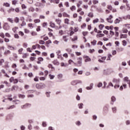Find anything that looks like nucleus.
Returning a JSON list of instances; mask_svg holds the SVG:
<instances>
[{
    "label": "nucleus",
    "mask_w": 130,
    "mask_h": 130,
    "mask_svg": "<svg viewBox=\"0 0 130 130\" xmlns=\"http://www.w3.org/2000/svg\"><path fill=\"white\" fill-rule=\"evenodd\" d=\"M120 80L117 79H113V83H115V89H118L119 88V90L122 91L123 89H126L127 88V84L123 83L122 85L119 86V82Z\"/></svg>",
    "instance_id": "nucleus-1"
},
{
    "label": "nucleus",
    "mask_w": 130,
    "mask_h": 130,
    "mask_svg": "<svg viewBox=\"0 0 130 130\" xmlns=\"http://www.w3.org/2000/svg\"><path fill=\"white\" fill-rule=\"evenodd\" d=\"M36 88L38 89H42L45 88V84L44 83H40L36 84Z\"/></svg>",
    "instance_id": "nucleus-2"
},
{
    "label": "nucleus",
    "mask_w": 130,
    "mask_h": 130,
    "mask_svg": "<svg viewBox=\"0 0 130 130\" xmlns=\"http://www.w3.org/2000/svg\"><path fill=\"white\" fill-rule=\"evenodd\" d=\"M75 64H76V66L78 67H81L82 64V58L79 57L77 58V63H75Z\"/></svg>",
    "instance_id": "nucleus-3"
},
{
    "label": "nucleus",
    "mask_w": 130,
    "mask_h": 130,
    "mask_svg": "<svg viewBox=\"0 0 130 130\" xmlns=\"http://www.w3.org/2000/svg\"><path fill=\"white\" fill-rule=\"evenodd\" d=\"M113 18V15H110L109 16H108V18H106V21L108 23H113V20H112Z\"/></svg>",
    "instance_id": "nucleus-4"
},
{
    "label": "nucleus",
    "mask_w": 130,
    "mask_h": 130,
    "mask_svg": "<svg viewBox=\"0 0 130 130\" xmlns=\"http://www.w3.org/2000/svg\"><path fill=\"white\" fill-rule=\"evenodd\" d=\"M3 29L5 30H9V25L7 22L5 23L4 24H3Z\"/></svg>",
    "instance_id": "nucleus-5"
},
{
    "label": "nucleus",
    "mask_w": 130,
    "mask_h": 130,
    "mask_svg": "<svg viewBox=\"0 0 130 130\" xmlns=\"http://www.w3.org/2000/svg\"><path fill=\"white\" fill-rule=\"evenodd\" d=\"M31 107V104H25L24 105L21 106V108L22 109H26L29 107Z\"/></svg>",
    "instance_id": "nucleus-6"
},
{
    "label": "nucleus",
    "mask_w": 130,
    "mask_h": 130,
    "mask_svg": "<svg viewBox=\"0 0 130 130\" xmlns=\"http://www.w3.org/2000/svg\"><path fill=\"white\" fill-rule=\"evenodd\" d=\"M82 8H78L77 10V13H79V15L81 16H83L84 15V12L83 11H82Z\"/></svg>",
    "instance_id": "nucleus-7"
},
{
    "label": "nucleus",
    "mask_w": 130,
    "mask_h": 130,
    "mask_svg": "<svg viewBox=\"0 0 130 130\" xmlns=\"http://www.w3.org/2000/svg\"><path fill=\"white\" fill-rule=\"evenodd\" d=\"M1 72H2V74H4V77L6 78H9V76L7 74V73H6L5 70L2 69V70H1Z\"/></svg>",
    "instance_id": "nucleus-8"
},
{
    "label": "nucleus",
    "mask_w": 130,
    "mask_h": 130,
    "mask_svg": "<svg viewBox=\"0 0 130 130\" xmlns=\"http://www.w3.org/2000/svg\"><path fill=\"white\" fill-rule=\"evenodd\" d=\"M83 58H84V62H85L91 61V58L89 56H84Z\"/></svg>",
    "instance_id": "nucleus-9"
},
{
    "label": "nucleus",
    "mask_w": 130,
    "mask_h": 130,
    "mask_svg": "<svg viewBox=\"0 0 130 130\" xmlns=\"http://www.w3.org/2000/svg\"><path fill=\"white\" fill-rule=\"evenodd\" d=\"M119 36L120 37V39H127V35L126 34H121Z\"/></svg>",
    "instance_id": "nucleus-10"
},
{
    "label": "nucleus",
    "mask_w": 130,
    "mask_h": 130,
    "mask_svg": "<svg viewBox=\"0 0 130 130\" xmlns=\"http://www.w3.org/2000/svg\"><path fill=\"white\" fill-rule=\"evenodd\" d=\"M61 15L62 16V17H65V18H70V16L66 12H63L62 14H61Z\"/></svg>",
    "instance_id": "nucleus-11"
},
{
    "label": "nucleus",
    "mask_w": 130,
    "mask_h": 130,
    "mask_svg": "<svg viewBox=\"0 0 130 130\" xmlns=\"http://www.w3.org/2000/svg\"><path fill=\"white\" fill-rule=\"evenodd\" d=\"M123 81L127 83V84H130V80H129V78H128V77H126L125 78H123Z\"/></svg>",
    "instance_id": "nucleus-12"
},
{
    "label": "nucleus",
    "mask_w": 130,
    "mask_h": 130,
    "mask_svg": "<svg viewBox=\"0 0 130 130\" xmlns=\"http://www.w3.org/2000/svg\"><path fill=\"white\" fill-rule=\"evenodd\" d=\"M118 19H119L120 20H121V19H123L124 20H127V19L129 20V19H130V15H127V16H126V17H123L122 18L118 17Z\"/></svg>",
    "instance_id": "nucleus-13"
},
{
    "label": "nucleus",
    "mask_w": 130,
    "mask_h": 130,
    "mask_svg": "<svg viewBox=\"0 0 130 130\" xmlns=\"http://www.w3.org/2000/svg\"><path fill=\"white\" fill-rule=\"evenodd\" d=\"M52 63H53V64L55 65V66H59V62H58V61L56 59L54 60L53 61V62H52Z\"/></svg>",
    "instance_id": "nucleus-14"
},
{
    "label": "nucleus",
    "mask_w": 130,
    "mask_h": 130,
    "mask_svg": "<svg viewBox=\"0 0 130 130\" xmlns=\"http://www.w3.org/2000/svg\"><path fill=\"white\" fill-rule=\"evenodd\" d=\"M44 59L42 57H39L38 58V61L37 62V63L38 64H41V62L43 61Z\"/></svg>",
    "instance_id": "nucleus-15"
},
{
    "label": "nucleus",
    "mask_w": 130,
    "mask_h": 130,
    "mask_svg": "<svg viewBox=\"0 0 130 130\" xmlns=\"http://www.w3.org/2000/svg\"><path fill=\"white\" fill-rule=\"evenodd\" d=\"M47 68L52 69V71H55V68L53 67V65H52V64H49V65H47Z\"/></svg>",
    "instance_id": "nucleus-16"
},
{
    "label": "nucleus",
    "mask_w": 130,
    "mask_h": 130,
    "mask_svg": "<svg viewBox=\"0 0 130 130\" xmlns=\"http://www.w3.org/2000/svg\"><path fill=\"white\" fill-rule=\"evenodd\" d=\"M62 41H64V42H68V38H67V36H62Z\"/></svg>",
    "instance_id": "nucleus-17"
},
{
    "label": "nucleus",
    "mask_w": 130,
    "mask_h": 130,
    "mask_svg": "<svg viewBox=\"0 0 130 130\" xmlns=\"http://www.w3.org/2000/svg\"><path fill=\"white\" fill-rule=\"evenodd\" d=\"M111 104L112 105H113L114 102H115V101H116V98H115V96H112V98H111Z\"/></svg>",
    "instance_id": "nucleus-18"
},
{
    "label": "nucleus",
    "mask_w": 130,
    "mask_h": 130,
    "mask_svg": "<svg viewBox=\"0 0 130 130\" xmlns=\"http://www.w3.org/2000/svg\"><path fill=\"white\" fill-rule=\"evenodd\" d=\"M55 22H56V23H57L58 25H60V23H61V20L59 19H56L55 20Z\"/></svg>",
    "instance_id": "nucleus-19"
},
{
    "label": "nucleus",
    "mask_w": 130,
    "mask_h": 130,
    "mask_svg": "<svg viewBox=\"0 0 130 130\" xmlns=\"http://www.w3.org/2000/svg\"><path fill=\"white\" fill-rule=\"evenodd\" d=\"M13 56L14 57V59H13V60L16 61V59L18 58V55L16 53H13Z\"/></svg>",
    "instance_id": "nucleus-20"
},
{
    "label": "nucleus",
    "mask_w": 130,
    "mask_h": 130,
    "mask_svg": "<svg viewBox=\"0 0 130 130\" xmlns=\"http://www.w3.org/2000/svg\"><path fill=\"white\" fill-rule=\"evenodd\" d=\"M77 84H78V80H74L71 82V84L72 85H76Z\"/></svg>",
    "instance_id": "nucleus-21"
},
{
    "label": "nucleus",
    "mask_w": 130,
    "mask_h": 130,
    "mask_svg": "<svg viewBox=\"0 0 130 130\" xmlns=\"http://www.w3.org/2000/svg\"><path fill=\"white\" fill-rule=\"evenodd\" d=\"M119 22H120V20L118 18L115 19V21H114V23L115 24H118V23H119Z\"/></svg>",
    "instance_id": "nucleus-22"
},
{
    "label": "nucleus",
    "mask_w": 130,
    "mask_h": 130,
    "mask_svg": "<svg viewBox=\"0 0 130 130\" xmlns=\"http://www.w3.org/2000/svg\"><path fill=\"white\" fill-rule=\"evenodd\" d=\"M121 43L122 44V46L125 47L127 45V41L125 40H122L121 41Z\"/></svg>",
    "instance_id": "nucleus-23"
},
{
    "label": "nucleus",
    "mask_w": 130,
    "mask_h": 130,
    "mask_svg": "<svg viewBox=\"0 0 130 130\" xmlns=\"http://www.w3.org/2000/svg\"><path fill=\"white\" fill-rule=\"evenodd\" d=\"M122 33L123 34H127V32H129L128 31V30L125 28H122Z\"/></svg>",
    "instance_id": "nucleus-24"
},
{
    "label": "nucleus",
    "mask_w": 130,
    "mask_h": 130,
    "mask_svg": "<svg viewBox=\"0 0 130 130\" xmlns=\"http://www.w3.org/2000/svg\"><path fill=\"white\" fill-rule=\"evenodd\" d=\"M14 11V9L12 8H9V9L7 10V12H8V13H12Z\"/></svg>",
    "instance_id": "nucleus-25"
},
{
    "label": "nucleus",
    "mask_w": 130,
    "mask_h": 130,
    "mask_svg": "<svg viewBox=\"0 0 130 130\" xmlns=\"http://www.w3.org/2000/svg\"><path fill=\"white\" fill-rule=\"evenodd\" d=\"M10 53H11L10 51L6 50V51H5V52H4V55L7 56V55L10 54Z\"/></svg>",
    "instance_id": "nucleus-26"
},
{
    "label": "nucleus",
    "mask_w": 130,
    "mask_h": 130,
    "mask_svg": "<svg viewBox=\"0 0 130 130\" xmlns=\"http://www.w3.org/2000/svg\"><path fill=\"white\" fill-rule=\"evenodd\" d=\"M82 35L83 36V37H85L86 36H88V35L89 34V32L86 31H82Z\"/></svg>",
    "instance_id": "nucleus-27"
},
{
    "label": "nucleus",
    "mask_w": 130,
    "mask_h": 130,
    "mask_svg": "<svg viewBox=\"0 0 130 130\" xmlns=\"http://www.w3.org/2000/svg\"><path fill=\"white\" fill-rule=\"evenodd\" d=\"M92 86H93V83H91L90 84V86L86 87L85 89H86V90H91V89H92Z\"/></svg>",
    "instance_id": "nucleus-28"
},
{
    "label": "nucleus",
    "mask_w": 130,
    "mask_h": 130,
    "mask_svg": "<svg viewBox=\"0 0 130 130\" xmlns=\"http://www.w3.org/2000/svg\"><path fill=\"white\" fill-rule=\"evenodd\" d=\"M18 90V86H13V87H12V91H14V90Z\"/></svg>",
    "instance_id": "nucleus-29"
},
{
    "label": "nucleus",
    "mask_w": 130,
    "mask_h": 130,
    "mask_svg": "<svg viewBox=\"0 0 130 130\" xmlns=\"http://www.w3.org/2000/svg\"><path fill=\"white\" fill-rule=\"evenodd\" d=\"M103 37H104V34H100L96 35L97 38H102Z\"/></svg>",
    "instance_id": "nucleus-30"
},
{
    "label": "nucleus",
    "mask_w": 130,
    "mask_h": 130,
    "mask_svg": "<svg viewBox=\"0 0 130 130\" xmlns=\"http://www.w3.org/2000/svg\"><path fill=\"white\" fill-rule=\"evenodd\" d=\"M29 56L28 53H23L22 54V58H27V57Z\"/></svg>",
    "instance_id": "nucleus-31"
},
{
    "label": "nucleus",
    "mask_w": 130,
    "mask_h": 130,
    "mask_svg": "<svg viewBox=\"0 0 130 130\" xmlns=\"http://www.w3.org/2000/svg\"><path fill=\"white\" fill-rule=\"evenodd\" d=\"M23 51V49L22 48H21L19 49H18V54L19 55L22 54Z\"/></svg>",
    "instance_id": "nucleus-32"
},
{
    "label": "nucleus",
    "mask_w": 130,
    "mask_h": 130,
    "mask_svg": "<svg viewBox=\"0 0 130 130\" xmlns=\"http://www.w3.org/2000/svg\"><path fill=\"white\" fill-rule=\"evenodd\" d=\"M117 51H118V52H121L123 51V48L119 47L118 48H117Z\"/></svg>",
    "instance_id": "nucleus-33"
},
{
    "label": "nucleus",
    "mask_w": 130,
    "mask_h": 130,
    "mask_svg": "<svg viewBox=\"0 0 130 130\" xmlns=\"http://www.w3.org/2000/svg\"><path fill=\"white\" fill-rule=\"evenodd\" d=\"M70 11H74L76 10V6H71V7H70Z\"/></svg>",
    "instance_id": "nucleus-34"
},
{
    "label": "nucleus",
    "mask_w": 130,
    "mask_h": 130,
    "mask_svg": "<svg viewBox=\"0 0 130 130\" xmlns=\"http://www.w3.org/2000/svg\"><path fill=\"white\" fill-rule=\"evenodd\" d=\"M103 28H104V25L103 24L99 25V29L100 30H102V29H103Z\"/></svg>",
    "instance_id": "nucleus-35"
},
{
    "label": "nucleus",
    "mask_w": 130,
    "mask_h": 130,
    "mask_svg": "<svg viewBox=\"0 0 130 130\" xmlns=\"http://www.w3.org/2000/svg\"><path fill=\"white\" fill-rule=\"evenodd\" d=\"M107 8L108 10H112V9H114L113 7H112V5H107Z\"/></svg>",
    "instance_id": "nucleus-36"
},
{
    "label": "nucleus",
    "mask_w": 130,
    "mask_h": 130,
    "mask_svg": "<svg viewBox=\"0 0 130 130\" xmlns=\"http://www.w3.org/2000/svg\"><path fill=\"white\" fill-rule=\"evenodd\" d=\"M15 108H16V106L12 105V106H9V107L7 108V110L13 109Z\"/></svg>",
    "instance_id": "nucleus-37"
},
{
    "label": "nucleus",
    "mask_w": 130,
    "mask_h": 130,
    "mask_svg": "<svg viewBox=\"0 0 130 130\" xmlns=\"http://www.w3.org/2000/svg\"><path fill=\"white\" fill-rule=\"evenodd\" d=\"M13 102L15 103V105L19 104V103H20V101H19L18 100H16L13 101Z\"/></svg>",
    "instance_id": "nucleus-38"
},
{
    "label": "nucleus",
    "mask_w": 130,
    "mask_h": 130,
    "mask_svg": "<svg viewBox=\"0 0 130 130\" xmlns=\"http://www.w3.org/2000/svg\"><path fill=\"white\" fill-rule=\"evenodd\" d=\"M8 49H9V50H13V51L16 50V48H15L14 47L12 46H8Z\"/></svg>",
    "instance_id": "nucleus-39"
},
{
    "label": "nucleus",
    "mask_w": 130,
    "mask_h": 130,
    "mask_svg": "<svg viewBox=\"0 0 130 130\" xmlns=\"http://www.w3.org/2000/svg\"><path fill=\"white\" fill-rule=\"evenodd\" d=\"M64 23L67 25L69 24V19L66 18L64 20Z\"/></svg>",
    "instance_id": "nucleus-40"
},
{
    "label": "nucleus",
    "mask_w": 130,
    "mask_h": 130,
    "mask_svg": "<svg viewBox=\"0 0 130 130\" xmlns=\"http://www.w3.org/2000/svg\"><path fill=\"white\" fill-rule=\"evenodd\" d=\"M50 27L52 28H55V23L52 22H50Z\"/></svg>",
    "instance_id": "nucleus-41"
},
{
    "label": "nucleus",
    "mask_w": 130,
    "mask_h": 130,
    "mask_svg": "<svg viewBox=\"0 0 130 130\" xmlns=\"http://www.w3.org/2000/svg\"><path fill=\"white\" fill-rule=\"evenodd\" d=\"M7 21H8V22H9L11 23H13L14 22V21L13 20V19L10 18H7Z\"/></svg>",
    "instance_id": "nucleus-42"
},
{
    "label": "nucleus",
    "mask_w": 130,
    "mask_h": 130,
    "mask_svg": "<svg viewBox=\"0 0 130 130\" xmlns=\"http://www.w3.org/2000/svg\"><path fill=\"white\" fill-rule=\"evenodd\" d=\"M91 3H92L93 5H96L99 4V1L98 0H93Z\"/></svg>",
    "instance_id": "nucleus-43"
},
{
    "label": "nucleus",
    "mask_w": 130,
    "mask_h": 130,
    "mask_svg": "<svg viewBox=\"0 0 130 130\" xmlns=\"http://www.w3.org/2000/svg\"><path fill=\"white\" fill-rule=\"evenodd\" d=\"M91 44L93 46H95L96 45V40H93V41L91 42Z\"/></svg>",
    "instance_id": "nucleus-44"
},
{
    "label": "nucleus",
    "mask_w": 130,
    "mask_h": 130,
    "mask_svg": "<svg viewBox=\"0 0 130 130\" xmlns=\"http://www.w3.org/2000/svg\"><path fill=\"white\" fill-rule=\"evenodd\" d=\"M13 21L15 22L16 23H19V18L16 17L15 19H14Z\"/></svg>",
    "instance_id": "nucleus-45"
},
{
    "label": "nucleus",
    "mask_w": 130,
    "mask_h": 130,
    "mask_svg": "<svg viewBox=\"0 0 130 130\" xmlns=\"http://www.w3.org/2000/svg\"><path fill=\"white\" fill-rule=\"evenodd\" d=\"M78 40V37L77 36H74V38L71 39V41L74 42Z\"/></svg>",
    "instance_id": "nucleus-46"
},
{
    "label": "nucleus",
    "mask_w": 130,
    "mask_h": 130,
    "mask_svg": "<svg viewBox=\"0 0 130 130\" xmlns=\"http://www.w3.org/2000/svg\"><path fill=\"white\" fill-rule=\"evenodd\" d=\"M14 78L13 77H10V78H9V82L10 83H13V81H15Z\"/></svg>",
    "instance_id": "nucleus-47"
},
{
    "label": "nucleus",
    "mask_w": 130,
    "mask_h": 130,
    "mask_svg": "<svg viewBox=\"0 0 130 130\" xmlns=\"http://www.w3.org/2000/svg\"><path fill=\"white\" fill-rule=\"evenodd\" d=\"M39 44L40 45H44L45 44V42H44V41L40 40L39 41Z\"/></svg>",
    "instance_id": "nucleus-48"
},
{
    "label": "nucleus",
    "mask_w": 130,
    "mask_h": 130,
    "mask_svg": "<svg viewBox=\"0 0 130 130\" xmlns=\"http://www.w3.org/2000/svg\"><path fill=\"white\" fill-rule=\"evenodd\" d=\"M24 97H25V96L23 94H18V98H19V99H24Z\"/></svg>",
    "instance_id": "nucleus-49"
},
{
    "label": "nucleus",
    "mask_w": 130,
    "mask_h": 130,
    "mask_svg": "<svg viewBox=\"0 0 130 130\" xmlns=\"http://www.w3.org/2000/svg\"><path fill=\"white\" fill-rule=\"evenodd\" d=\"M85 27H86V24H85V23H82L81 26V29H84Z\"/></svg>",
    "instance_id": "nucleus-50"
},
{
    "label": "nucleus",
    "mask_w": 130,
    "mask_h": 130,
    "mask_svg": "<svg viewBox=\"0 0 130 130\" xmlns=\"http://www.w3.org/2000/svg\"><path fill=\"white\" fill-rule=\"evenodd\" d=\"M4 62H5V61L4 60V59H0V66H3V63H4Z\"/></svg>",
    "instance_id": "nucleus-51"
},
{
    "label": "nucleus",
    "mask_w": 130,
    "mask_h": 130,
    "mask_svg": "<svg viewBox=\"0 0 130 130\" xmlns=\"http://www.w3.org/2000/svg\"><path fill=\"white\" fill-rule=\"evenodd\" d=\"M28 10H29V12H35V8H33L32 7H30V8H29Z\"/></svg>",
    "instance_id": "nucleus-52"
},
{
    "label": "nucleus",
    "mask_w": 130,
    "mask_h": 130,
    "mask_svg": "<svg viewBox=\"0 0 130 130\" xmlns=\"http://www.w3.org/2000/svg\"><path fill=\"white\" fill-rule=\"evenodd\" d=\"M92 22L93 23V24H95L99 22V19L96 18L94 20H93V21Z\"/></svg>",
    "instance_id": "nucleus-53"
},
{
    "label": "nucleus",
    "mask_w": 130,
    "mask_h": 130,
    "mask_svg": "<svg viewBox=\"0 0 130 130\" xmlns=\"http://www.w3.org/2000/svg\"><path fill=\"white\" fill-rule=\"evenodd\" d=\"M35 92V90H29L27 91V93H33Z\"/></svg>",
    "instance_id": "nucleus-54"
},
{
    "label": "nucleus",
    "mask_w": 130,
    "mask_h": 130,
    "mask_svg": "<svg viewBox=\"0 0 130 130\" xmlns=\"http://www.w3.org/2000/svg\"><path fill=\"white\" fill-rule=\"evenodd\" d=\"M3 6L6 7H9L10 5L8 3H4V4H3Z\"/></svg>",
    "instance_id": "nucleus-55"
},
{
    "label": "nucleus",
    "mask_w": 130,
    "mask_h": 130,
    "mask_svg": "<svg viewBox=\"0 0 130 130\" xmlns=\"http://www.w3.org/2000/svg\"><path fill=\"white\" fill-rule=\"evenodd\" d=\"M88 17L90 18H93V13L90 12L89 14H88Z\"/></svg>",
    "instance_id": "nucleus-56"
},
{
    "label": "nucleus",
    "mask_w": 130,
    "mask_h": 130,
    "mask_svg": "<svg viewBox=\"0 0 130 130\" xmlns=\"http://www.w3.org/2000/svg\"><path fill=\"white\" fill-rule=\"evenodd\" d=\"M49 77L50 78V79L53 80L54 79V78L55 77V76L50 74V75H49Z\"/></svg>",
    "instance_id": "nucleus-57"
},
{
    "label": "nucleus",
    "mask_w": 130,
    "mask_h": 130,
    "mask_svg": "<svg viewBox=\"0 0 130 130\" xmlns=\"http://www.w3.org/2000/svg\"><path fill=\"white\" fill-rule=\"evenodd\" d=\"M58 34L60 36H62L63 35V31H62L61 29L59 30L58 31Z\"/></svg>",
    "instance_id": "nucleus-58"
},
{
    "label": "nucleus",
    "mask_w": 130,
    "mask_h": 130,
    "mask_svg": "<svg viewBox=\"0 0 130 130\" xmlns=\"http://www.w3.org/2000/svg\"><path fill=\"white\" fill-rule=\"evenodd\" d=\"M18 35L23 37L24 35V34H23V32L20 31L19 32H18Z\"/></svg>",
    "instance_id": "nucleus-59"
},
{
    "label": "nucleus",
    "mask_w": 130,
    "mask_h": 130,
    "mask_svg": "<svg viewBox=\"0 0 130 130\" xmlns=\"http://www.w3.org/2000/svg\"><path fill=\"white\" fill-rule=\"evenodd\" d=\"M34 22H35V23H39L41 22V21L40 20V19H35V20H34Z\"/></svg>",
    "instance_id": "nucleus-60"
},
{
    "label": "nucleus",
    "mask_w": 130,
    "mask_h": 130,
    "mask_svg": "<svg viewBox=\"0 0 130 130\" xmlns=\"http://www.w3.org/2000/svg\"><path fill=\"white\" fill-rule=\"evenodd\" d=\"M16 68H17L16 63H13V64H12V69H15Z\"/></svg>",
    "instance_id": "nucleus-61"
},
{
    "label": "nucleus",
    "mask_w": 130,
    "mask_h": 130,
    "mask_svg": "<svg viewBox=\"0 0 130 130\" xmlns=\"http://www.w3.org/2000/svg\"><path fill=\"white\" fill-rule=\"evenodd\" d=\"M115 34V32H114V31L110 30V35L111 36V37H113V36H114Z\"/></svg>",
    "instance_id": "nucleus-62"
},
{
    "label": "nucleus",
    "mask_w": 130,
    "mask_h": 130,
    "mask_svg": "<svg viewBox=\"0 0 130 130\" xmlns=\"http://www.w3.org/2000/svg\"><path fill=\"white\" fill-rule=\"evenodd\" d=\"M28 27L30 28H33V24L32 23H29L28 24Z\"/></svg>",
    "instance_id": "nucleus-63"
},
{
    "label": "nucleus",
    "mask_w": 130,
    "mask_h": 130,
    "mask_svg": "<svg viewBox=\"0 0 130 130\" xmlns=\"http://www.w3.org/2000/svg\"><path fill=\"white\" fill-rule=\"evenodd\" d=\"M125 27H126L127 29H130V24H125Z\"/></svg>",
    "instance_id": "nucleus-64"
}]
</instances>
